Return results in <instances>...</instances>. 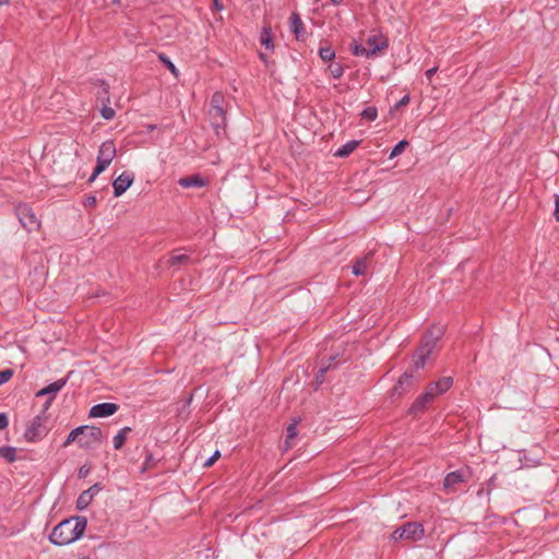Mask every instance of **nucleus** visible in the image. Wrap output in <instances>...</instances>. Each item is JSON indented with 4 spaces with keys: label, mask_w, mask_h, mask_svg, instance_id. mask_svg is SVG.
<instances>
[{
    "label": "nucleus",
    "mask_w": 559,
    "mask_h": 559,
    "mask_svg": "<svg viewBox=\"0 0 559 559\" xmlns=\"http://www.w3.org/2000/svg\"><path fill=\"white\" fill-rule=\"evenodd\" d=\"M432 401L433 397L430 396V392H425L413 403L411 411L414 413L421 412L425 409L426 405Z\"/></svg>",
    "instance_id": "obj_20"
},
{
    "label": "nucleus",
    "mask_w": 559,
    "mask_h": 559,
    "mask_svg": "<svg viewBox=\"0 0 559 559\" xmlns=\"http://www.w3.org/2000/svg\"><path fill=\"white\" fill-rule=\"evenodd\" d=\"M130 432H131L130 427H123L122 429H120L118 431V433L114 437V448L116 450H120L123 447V444L127 440V437Z\"/></svg>",
    "instance_id": "obj_23"
},
{
    "label": "nucleus",
    "mask_w": 559,
    "mask_h": 559,
    "mask_svg": "<svg viewBox=\"0 0 559 559\" xmlns=\"http://www.w3.org/2000/svg\"><path fill=\"white\" fill-rule=\"evenodd\" d=\"M352 52L354 56H365L367 57L368 49L362 44L354 43L352 45Z\"/></svg>",
    "instance_id": "obj_36"
},
{
    "label": "nucleus",
    "mask_w": 559,
    "mask_h": 559,
    "mask_svg": "<svg viewBox=\"0 0 559 559\" xmlns=\"http://www.w3.org/2000/svg\"><path fill=\"white\" fill-rule=\"evenodd\" d=\"M119 409V405L116 403H99L91 407L90 417L102 418L114 415Z\"/></svg>",
    "instance_id": "obj_10"
},
{
    "label": "nucleus",
    "mask_w": 559,
    "mask_h": 559,
    "mask_svg": "<svg viewBox=\"0 0 559 559\" xmlns=\"http://www.w3.org/2000/svg\"><path fill=\"white\" fill-rule=\"evenodd\" d=\"M366 44H367V49L369 52V53H367V58L376 56L377 52L386 49L389 46L388 39L385 37H383L382 35L369 36Z\"/></svg>",
    "instance_id": "obj_11"
},
{
    "label": "nucleus",
    "mask_w": 559,
    "mask_h": 559,
    "mask_svg": "<svg viewBox=\"0 0 559 559\" xmlns=\"http://www.w3.org/2000/svg\"><path fill=\"white\" fill-rule=\"evenodd\" d=\"M443 326L433 325L423 335L420 345L413 356V362L416 370L425 367L427 359L432 354L437 343L443 336Z\"/></svg>",
    "instance_id": "obj_2"
},
{
    "label": "nucleus",
    "mask_w": 559,
    "mask_h": 559,
    "mask_svg": "<svg viewBox=\"0 0 559 559\" xmlns=\"http://www.w3.org/2000/svg\"><path fill=\"white\" fill-rule=\"evenodd\" d=\"M158 59L175 76H178V69L166 53H158Z\"/></svg>",
    "instance_id": "obj_28"
},
{
    "label": "nucleus",
    "mask_w": 559,
    "mask_h": 559,
    "mask_svg": "<svg viewBox=\"0 0 559 559\" xmlns=\"http://www.w3.org/2000/svg\"><path fill=\"white\" fill-rule=\"evenodd\" d=\"M13 376L12 369H4L0 371V385L7 383Z\"/></svg>",
    "instance_id": "obj_37"
},
{
    "label": "nucleus",
    "mask_w": 559,
    "mask_h": 559,
    "mask_svg": "<svg viewBox=\"0 0 559 559\" xmlns=\"http://www.w3.org/2000/svg\"><path fill=\"white\" fill-rule=\"evenodd\" d=\"M102 117L106 120H110L115 117V110L111 107L105 106L100 110Z\"/></svg>",
    "instance_id": "obj_38"
},
{
    "label": "nucleus",
    "mask_w": 559,
    "mask_h": 559,
    "mask_svg": "<svg viewBox=\"0 0 559 559\" xmlns=\"http://www.w3.org/2000/svg\"><path fill=\"white\" fill-rule=\"evenodd\" d=\"M401 527L405 540L418 542L425 536V528L420 522H406Z\"/></svg>",
    "instance_id": "obj_6"
},
{
    "label": "nucleus",
    "mask_w": 559,
    "mask_h": 559,
    "mask_svg": "<svg viewBox=\"0 0 559 559\" xmlns=\"http://www.w3.org/2000/svg\"><path fill=\"white\" fill-rule=\"evenodd\" d=\"M319 56L324 62H329L334 59L335 51L331 46L321 47L319 49Z\"/></svg>",
    "instance_id": "obj_31"
},
{
    "label": "nucleus",
    "mask_w": 559,
    "mask_h": 559,
    "mask_svg": "<svg viewBox=\"0 0 559 559\" xmlns=\"http://www.w3.org/2000/svg\"><path fill=\"white\" fill-rule=\"evenodd\" d=\"M158 462H159V459L154 457V455L146 450L145 460L142 464V467L140 468V473L143 474L146 471L154 468Z\"/></svg>",
    "instance_id": "obj_25"
},
{
    "label": "nucleus",
    "mask_w": 559,
    "mask_h": 559,
    "mask_svg": "<svg viewBox=\"0 0 559 559\" xmlns=\"http://www.w3.org/2000/svg\"><path fill=\"white\" fill-rule=\"evenodd\" d=\"M179 250L173 251L171 255L168 259V264L170 266H179L187 264L190 262V257L185 253H178Z\"/></svg>",
    "instance_id": "obj_22"
},
{
    "label": "nucleus",
    "mask_w": 559,
    "mask_h": 559,
    "mask_svg": "<svg viewBox=\"0 0 559 559\" xmlns=\"http://www.w3.org/2000/svg\"><path fill=\"white\" fill-rule=\"evenodd\" d=\"M333 4L338 5L343 2V0H330Z\"/></svg>",
    "instance_id": "obj_50"
},
{
    "label": "nucleus",
    "mask_w": 559,
    "mask_h": 559,
    "mask_svg": "<svg viewBox=\"0 0 559 559\" xmlns=\"http://www.w3.org/2000/svg\"><path fill=\"white\" fill-rule=\"evenodd\" d=\"M221 456V452L217 450L213 453V455L211 457L207 459V461L204 463V466L205 467H210L212 466L216 461L217 459Z\"/></svg>",
    "instance_id": "obj_40"
},
{
    "label": "nucleus",
    "mask_w": 559,
    "mask_h": 559,
    "mask_svg": "<svg viewBox=\"0 0 559 559\" xmlns=\"http://www.w3.org/2000/svg\"><path fill=\"white\" fill-rule=\"evenodd\" d=\"M260 58H261L262 60H264V59H265L264 53H262V52H261V53H260Z\"/></svg>",
    "instance_id": "obj_53"
},
{
    "label": "nucleus",
    "mask_w": 559,
    "mask_h": 559,
    "mask_svg": "<svg viewBox=\"0 0 559 559\" xmlns=\"http://www.w3.org/2000/svg\"><path fill=\"white\" fill-rule=\"evenodd\" d=\"M97 203L96 201V197L95 195H88L86 199H85V202H84V205L85 206H95Z\"/></svg>",
    "instance_id": "obj_45"
},
{
    "label": "nucleus",
    "mask_w": 559,
    "mask_h": 559,
    "mask_svg": "<svg viewBox=\"0 0 559 559\" xmlns=\"http://www.w3.org/2000/svg\"><path fill=\"white\" fill-rule=\"evenodd\" d=\"M9 419L4 413H0V430H3L8 427Z\"/></svg>",
    "instance_id": "obj_43"
},
{
    "label": "nucleus",
    "mask_w": 559,
    "mask_h": 559,
    "mask_svg": "<svg viewBox=\"0 0 559 559\" xmlns=\"http://www.w3.org/2000/svg\"><path fill=\"white\" fill-rule=\"evenodd\" d=\"M68 379H59L47 386L43 388L36 393V396L48 395L49 397H56V394L66 385Z\"/></svg>",
    "instance_id": "obj_15"
},
{
    "label": "nucleus",
    "mask_w": 559,
    "mask_h": 559,
    "mask_svg": "<svg viewBox=\"0 0 559 559\" xmlns=\"http://www.w3.org/2000/svg\"><path fill=\"white\" fill-rule=\"evenodd\" d=\"M9 2H10V0H0V5L8 4Z\"/></svg>",
    "instance_id": "obj_51"
},
{
    "label": "nucleus",
    "mask_w": 559,
    "mask_h": 559,
    "mask_svg": "<svg viewBox=\"0 0 559 559\" xmlns=\"http://www.w3.org/2000/svg\"><path fill=\"white\" fill-rule=\"evenodd\" d=\"M178 183L182 188H202L207 186V179L203 178L201 175H192L188 177H182L178 180Z\"/></svg>",
    "instance_id": "obj_14"
},
{
    "label": "nucleus",
    "mask_w": 559,
    "mask_h": 559,
    "mask_svg": "<svg viewBox=\"0 0 559 559\" xmlns=\"http://www.w3.org/2000/svg\"><path fill=\"white\" fill-rule=\"evenodd\" d=\"M554 217L557 222H559V195L555 194V212Z\"/></svg>",
    "instance_id": "obj_44"
},
{
    "label": "nucleus",
    "mask_w": 559,
    "mask_h": 559,
    "mask_svg": "<svg viewBox=\"0 0 559 559\" xmlns=\"http://www.w3.org/2000/svg\"><path fill=\"white\" fill-rule=\"evenodd\" d=\"M225 97L223 93L215 92L212 95L211 102H210V108H225Z\"/></svg>",
    "instance_id": "obj_29"
},
{
    "label": "nucleus",
    "mask_w": 559,
    "mask_h": 559,
    "mask_svg": "<svg viewBox=\"0 0 559 559\" xmlns=\"http://www.w3.org/2000/svg\"><path fill=\"white\" fill-rule=\"evenodd\" d=\"M83 433L78 439V444L83 449H93L103 442L104 436L99 427L82 426Z\"/></svg>",
    "instance_id": "obj_5"
},
{
    "label": "nucleus",
    "mask_w": 559,
    "mask_h": 559,
    "mask_svg": "<svg viewBox=\"0 0 559 559\" xmlns=\"http://www.w3.org/2000/svg\"><path fill=\"white\" fill-rule=\"evenodd\" d=\"M0 457L4 459L9 463L16 461V449L10 445L0 447Z\"/></svg>",
    "instance_id": "obj_24"
},
{
    "label": "nucleus",
    "mask_w": 559,
    "mask_h": 559,
    "mask_svg": "<svg viewBox=\"0 0 559 559\" xmlns=\"http://www.w3.org/2000/svg\"><path fill=\"white\" fill-rule=\"evenodd\" d=\"M407 146H408V142L406 140L400 141L397 144H395V146L391 151L389 157L394 158V157L401 155Z\"/></svg>",
    "instance_id": "obj_33"
},
{
    "label": "nucleus",
    "mask_w": 559,
    "mask_h": 559,
    "mask_svg": "<svg viewBox=\"0 0 559 559\" xmlns=\"http://www.w3.org/2000/svg\"><path fill=\"white\" fill-rule=\"evenodd\" d=\"M110 165V163L104 160V159H97L96 166L93 170V174L91 175L88 181H94L103 171L106 170V168Z\"/></svg>",
    "instance_id": "obj_26"
},
{
    "label": "nucleus",
    "mask_w": 559,
    "mask_h": 559,
    "mask_svg": "<svg viewBox=\"0 0 559 559\" xmlns=\"http://www.w3.org/2000/svg\"><path fill=\"white\" fill-rule=\"evenodd\" d=\"M438 71V67H433L431 69H428L426 72H425V75L428 80H431L432 76L436 74V72Z\"/></svg>",
    "instance_id": "obj_48"
},
{
    "label": "nucleus",
    "mask_w": 559,
    "mask_h": 559,
    "mask_svg": "<svg viewBox=\"0 0 559 559\" xmlns=\"http://www.w3.org/2000/svg\"><path fill=\"white\" fill-rule=\"evenodd\" d=\"M372 258V252L368 254L357 258L353 264V274L356 276L365 275L369 267L370 260Z\"/></svg>",
    "instance_id": "obj_17"
},
{
    "label": "nucleus",
    "mask_w": 559,
    "mask_h": 559,
    "mask_svg": "<svg viewBox=\"0 0 559 559\" xmlns=\"http://www.w3.org/2000/svg\"><path fill=\"white\" fill-rule=\"evenodd\" d=\"M87 519L85 516H71L56 525L49 535V540L57 546H66L78 540L85 532Z\"/></svg>",
    "instance_id": "obj_1"
},
{
    "label": "nucleus",
    "mask_w": 559,
    "mask_h": 559,
    "mask_svg": "<svg viewBox=\"0 0 559 559\" xmlns=\"http://www.w3.org/2000/svg\"><path fill=\"white\" fill-rule=\"evenodd\" d=\"M112 1H114L115 3H119V2H120V0H112Z\"/></svg>",
    "instance_id": "obj_54"
},
{
    "label": "nucleus",
    "mask_w": 559,
    "mask_h": 559,
    "mask_svg": "<svg viewBox=\"0 0 559 559\" xmlns=\"http://www.w3.org/2000/svg\"><path fill=\"white\" fill-rule=\"evenodd\" d=\"M463 481H465L463 473L461 471H455V472L449 473L445 476V478L443 480V486H444V489H447V490H454L456 485H459Z\"/></svg>",
    "instance_id": "obj_18"
},
{
    "label": "nucleus",
    "mask_w": 559,
    "mask_h": 559,
    "mask_svg": "<svg viewBox=\"0 0 559 559\" xmlns=\"http://www.w3.org/2000/svg\"><path fill=\"white\" fill-rule=\"evenodd\" d=\"M116 156V146L112 141L104 142L98 150L97 159H104L111 163Z\"/></svg>",
    "instance_id": "obj_16"
},
{
    "label": "nucleus",
    "mask_w": 559,
    "mask_h": 559,
    "mask_svg": "<svg viewBox=\"0 0 559 559\" xmlns=\"http://www.w3.org/2000/svg\"><path fill=\"white\" fill-rule=\"evenodd\" d=\"M53 400H55L53 397H49V396H48L47 401H46V402H45V404H44V407H43V411H41V414H40V415H46V412H47V411H48V408L50 407V405H51V403H52V401H53Z\"/></svg>",
    "instance_id": "obj_47"
},
{
    "label": "nucleus",
    "mask_w": 559,
    "mask_h": 559,
    "mask_svg": "<svg viewBox=\"0 0 559 559\" xmlns=\"http://www.w3.org/2000/svg\"><path fill=\"white\" fill-rule=\"evenodd\" d=\"M418 370L415 369V365L413 364V367L408 370H406L401 378L399 379L397 383L393 388V394L402 395L404 392H406L412 385L415 380V373Z\"/></svg>",
    "instance_id": "obj_7"
},
{
    "label": "nucleus",
    "mask_w": 559,
    "mask_h": 559,
    "mask_svg": "<svg viewBox=\"0 0 559 559\" xmlns=\"http://www.w3.org/2000/svg\"><path fill=\"white\" fill-rule=\"evenodd\" d=\"M209 117L211 126L215 129L216 134H219V129L226 127V111L225 108H209Z\"/></svg>",
    "instance_id": "obj_12"
},
{
    "label": "nucleus",
    "mask_w": 559,
    "mask_h": 559,
    "mask_svg": "<svg viewBox=\"0 0 559 559\" xmlns=\"http://www.w3.org/2000/svg\"><path fill=\"white\" fill-rule=\"evenodd\" d=\"M439 392L442 394L447 392L453 384V379L451 377H443L439 381L435 382Z\"/></svg>",
    "instance_id": "obj_32"
},
{
    "label": "nucleus",
    "mask_w": 559,
    "mask_h": 559,
    "mask_svg": "<svg viewBox=\"0 0 559 559\" xmlns=\"http://www.w3.org/2000/svg\"><path fill=\"white\" fill-rule=\"evenodd\" d=\"M48 417L46 415L35 416L26 426L24 438L27 442H37L45 438L49 432L47 427Z\"/></svg>",
    "instance_id": "obj_3"
},
{
    "label": "nucleus",
    "mask_w": 559,
    "mask_h": 559,
    "mask_svg": "<svg viewBox=\"0 0 559 559\" xmlns=\"http://www.w3.org/2000/svg\"><path fill=\"white\" fill-rule=\"evenodd\" d=\"M84 431V428H82V426L80 427H76L74 428L73 430H71V432L68 435L66 441L63 442L62 447L63 448H67L68 445H70L72 442L76 441L78 442V439L81 437V435L83 433Z\"/></svg>",
    "instance_id": "obj_27"
},
{
    "label": "nucleus",
    "mask_w": 559,
    "mask_h": 559,
    "mask_svg": "<svg viewBox=\"0 0 559 559\" xmlns=\"http://www.w3.org/2000/svg\"><path fill=\"white\" fill-rule=\"evenodd\" d=\"M297 424L298 421L295 419L294 423L288 425L286 428V440L285 442L289 444V441L293 440L297 436Z\"/></svg>",
    "instance_id": "obj_34"
},
{
    "label": "nucleus",
    "mask_w": 559,
    "mask_h": 559,
    "mask_svg": "<svg viewBox=\"0 0 559 559\" xmlns=\"http://www.w3.org/2000/svg\"><path fill=\"white\" fill-rule=\"evenodd\" d=\"M425 392H430V396L433 399L441 394L438 388L436 386L435 382L430 383Z\"/></svg>",
    "instance_id": "obj_41"
},
{
    "label": "nucleus",
    "mask_w": 559,
    "mask_h": 559,
    "mask_svg": "<svg viewBox=\"0 0 559 559\" xmlns=\"http://www.w3.org/2000/svg\"><path fill=\"white\" fill-rule=\"evenodd\" d=\"M360 141L352 140L342 145L335 153L336 157H347L349 156L359 145Z\"/></svg>",
    "instance_id": "obj_21"
},
{
    "label": "nucleus",
    "mask_w": 559,
    "mask_h": 559,
    "mask_svg": "<svg viewBox=\"0 0 559 559\" xmlns=\"http://www.w3.org/2000/svg\"><path fill=\"white\" fill-rule=\"evenodd\" d=\"M411 102V97L409 95H404L400 100L399 103L396 104V107H401V106H406L408 105Z\"/></svg>",
    "instance_id": "obj_46"
},
{
    "label": "nucleus",
    "mask_w": 559,
    "mask_h": 559,
    "mask_svg": "<svg viewBox=\"0 0 559 559\" xmlns=\"http://www.w3.org/2000/svg\"><path fill=\"white\" fill-rule=\"evenodd\" d=\"M260 44L264 46L267 50L274 49L273 44V35L272 29L270 25H264L262 27L261 34H260Z\"/></svg>",
    "instance_id": "obj_19"
},
{
    "label": "nucleus",
    "mask_w": 559,
    "mask_h": 559,
    "mask_svg": "<svg viewBox=\"0 0 559 559\" xmlns=\"http://www.w3.org/2000/svg\"><path fill=\"white\" fill-rule=\"evenodd\" d=\"M331 368V364H329L328 366H323L319 369L317 376H316V380L319 384H321L323 382V379H324V374L325 372Z\"/></svg>",
    "instance_id": "obj_39"
},
{
    "label": "nucleus",
    "mask_w": 559,
    "mask_h": 559,
    "mask_svg": "<svg viewBox=\"0 0 559 559\" xmlns=\"http://www.w3.org/2000/svg\"><path fill=\"white\" fill-rule=\"evenodd\" d=\"M15 215L19 218L21 225L27 230L33 231L37 230L40 226L39 221L37 219L35 213L32 207L26 203H19L15 206Z\"/></svg>",
    "instance_id": "obj_4"
},
{
    "label": "nucleus",
    "mask_w": 559,
    "mask_h": 559,
    "mask_svg": "<svg viewBox=\"0 0 559 559\" xmlns=\"http://www.w3.org/2000/svg\"><path fill=\"white\" fill-rule=\"evenodd\" d=\"M88 474V468L86 466H82L80 469H79V477L80 478H84L86 477Z\"/></svg>",
    "instance_id": "obj_49"
},
{
    "label": "nucleus",
    "mask_w": 559,
    "mask_h": 559,
    "mask_svg": "<svg viewBox=\"0 0 559 559\" xmlns=\"http://www.w3.org/2000/svg\"><path fill=\"white\" fill-rule=\"evenodd\" d=\"M290 31L294 33L297 40H304L306 38V28L300 15L297 12H293L290 15Z\"/></svg>",
    "instance_id": "obj_13"
},
{
    "label": "nucleus",
    "mask_w": 559,
    "mask_h": 559,
    "mask_svg": "<svg viewBox=\"0 0 559 559\" xmlns=\"http://www.w3.org/2000/svg\"><path fill=\"white\" fill-rule=\"evenodd\" d=\"M214 3H215V5L217 7V9H219V10L222 9V5H219V4H218V1H217V0H214Z\"/></svg>",
    "instance_id": "obj_52"
},
{
    "label": "nucleus",
    "mask_w": 559,
    "mask_h": 559,
    "mask_svg": "<svg viewBox=\"0 0 559 559\" xmlns=\"http://www.w3.org/2000/svg\"><path fill=\"white\" fill-rule=\"evenodd\" d=\"M102 490L100 484L96 483L88 489L82 491L76 499V509L79 511L85 510L93 501L94 497Z\"/></svg>",
    "instance_id": "obj_8"
},
{
    "label": "nucleus",
    "mask_w": 559,
    "mask_h": 559,
    "mask_svg": "<svg viewBox=\"0 0 559 559\" xmlns=\"http://www.w3.org/2000/svg\"><path fill=\"white\" fill-rule=\"evenodd\" d=\"M392 539H394V540H405L404 534H402V527L401 526H399L397 528L394 530V532L392 533Z\"/></svg>",
    "instance_id": "obj_42"
},
{
    "label": "nucleus",
    "mask_w": 559,
    "mask_h": 559,
    "mask_svg": "<svg viewBox=\"0 0 559 559\" xmlns=\"http://www.w3.org/2000/svg\"><path fill=\"white\" fill-rule=\"evenodd\" d=\"M360 117L367 121H374L378 118V109L374 106H369L360 112Z\"/></svg>",
    "instance_id": "obj_30"
},
{
    "label": "nucleus",
    "mask_w": 559,
    "mask_h": 559,
    "mask_svg": "<svg viewBox=\"0 0 559 559\" xmlns=\"http://www.w3.org/2000/svg\"><path fill=\"white\" fill-rule=\"evenodd\" d=\"M133 180L134 176L129 171H123L120 176H118L112 182L114 197L118 198L122 195L132 185Z\"/></svg>",
    "instance_id": "obj_9"
},
{
    "label": "nucleus",
    "mask_w": 559,
    "mask_h": 559,
    "mask_svg": "<svg viewBox=\"0 0 559 559\" xmlns=\"http://www.w3.org/2000/svg\"><path fill=\"white\" fill-rule=\"evenodd\" d=\"M328 70L334 79H340L344 72V69L340 63H331Z\"/></svg>",
    "instance_id": "obj_35"
}]
</instances>
